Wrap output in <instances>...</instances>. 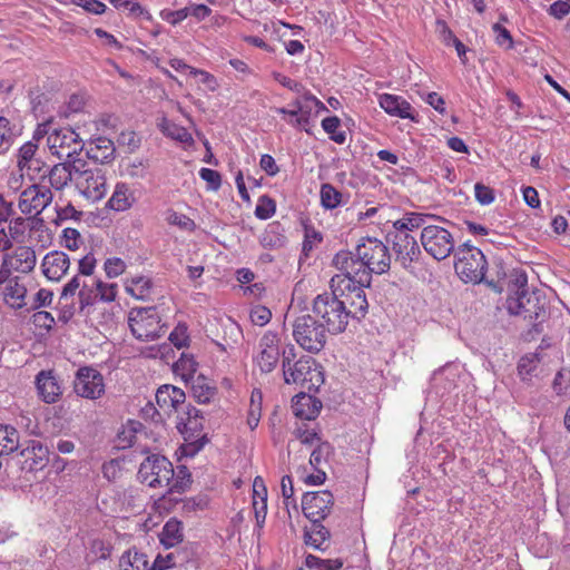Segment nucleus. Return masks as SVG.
I'll return each mask as SVG.
<instances>
[{"label": "nucleus", "mask_w": 570, "mask_h": 570, "mask_svg": "<svg viewBox=\"0 0 570 570\" xmlns=\"http://www.w3.org/2000/svg\"><path fill=\"white\" fill-rule=\"evenodd\" d=\"M333 265L340 272L358 277V284L371 285L372 274L381 275L390 269L391 255L383 242L365 238L356 246L355 253L337 252Z\"/></svg>", "instance_id": "f257e3e1"}, {"label": "nucleus", "mask_w": 570, "mask_h": 570, "mask_svg": "<svg viewBox=\"0 0 570 570\" xmlns=\"http://www.w3.org/2000/svg\"><path fill=\"white\" fill-rule=\"evenodd\" d=\"M138 478L148 487L166 489L167 492H181L189 483V474L185 468H179L175 472L171 462L158 454H153L141 462Z\"/></svg>", "instance_id": "f03ea898"}, {"label": "nucleus", "mask_w": 570, "mask_h": 570, "mask_svg": "<svg viewBox=\"0 0 570 570\" xmlns=\"http://www.w3.org/2000/svg\"><path fill=\"white\" fill-rule=\"evenodd\" d=\"M295 347L288 345L283 351L282 368L284 382L307 391H316L324 383L322 366L311 356L294 361Z\"/></svg>", "instance_id": "7ed1b4c3"}, {"label": "nucleus", "mask_w": 570, "mask_h": 570, "mask_svg": "<svg viewBox=\"0 0 570 570\" xmlns=\"http://www.w3.org/2000/svg\"><path fill=\"white\" fill-rule=\"evenodd\" d=\"M357 279L356 276L341 272L332 277L330 288L346 302L350 318L360 320L365 316L368 308L364 288L370 285H361Z\"/></svg>", "instance_id": "20e7f679"}, {"label": "nucleus", "mask_w": 570, "mask_h": 570, "mask_svg": "<svg viewBox=\"0 0 570 570\" xmlns=\"http://www.w3.org/2000/svg\"><path fill=\"white\" fill-rule=\"evenodd\" d=\"M43 137H47L49 151L59 159L71 158L83 148L82 139L71 128L52 129L50 124H41L35 130L33 139L40 140Z\"/></svg>", "instance_id": "39448f33"}, {"label": "nucleus", "mask_w": 570, "mask_h": 570, "mask_svg": "<svg viewBox=\"0 0 570 570\" xmlns=\"http://www.w3.org/2000/svg\"><path fill=\"white\" fill-rule=\"evenodd\" d=\"M313 312L323 320L327 332L338 334L345 331L350 314L346 313V302L331 289L315 297Z\"/></svg>", "instance_id": "423d86ee"}, {"label": "nucleus", "mask_w": 570, "mask_h": 570, "mask_svg": "<svg viewBox=\"0 0 570 570\" xmlns=\"http://www.w3.org/2000/svg\"><path fill=\"white\" fill-rule=\"evenodd\" d=\"M455 273L465 283H480L485 275L487 261L483 253L475 246L465 243L455 252Z\"/></svg>", "instance_id": "0eeeda50"}, {"label": "nucleus", "mask_w": 570, "mask_h": 570, "mask_svg": "<svg viewBox=\"0 0 570 570\" xmlns=\"http://www.w3.org/2000/svg\"><path fill=\"white\" fill-rule=\"evenodd\" d=\"M73 186L77 193L91 204L104 199L108 191L106 173L99 167L86 164H79Z\"/></svg>", "instance_id": "6e6552de"}, {"label": "nucleus", "mask_w": 570, "mask_h": 570, "mask_svg": "<svg viewBox=\"0 0 570 570\" xmlns=\"http://www.w3.org/2000/svg\"><path fill=\"white\" fill-rule=\"evenodd\" d=\"M326 332L325 325L309 314L298 316L293 324V336L296 343L312 353L320 352L324 347Z\"/></svg>", "instance_id": "1a4fd4ad"}, {"label": "nucleus", "mask_w": 570, "mask_h": 570, "mask_svg": "<svg viewBox=\"0 0 570 570\" xmlns=\"http://www.w3.org/2000/svg\"><path fill=\"white\" fill-rule=\"evenodd\" d=\"M128 325L132 335L140 341H153L164 333V324L156 307L131 308Z\"/></svg>", "instance_id": "9d476101"}, {"label": "nucleus", "mask_w": 570, "mask_h": 570, "mask_svg": "<svg viewBox=\"0 0 570 570\" xmlns=\"http://www.w3.org/2000/svg\"><path fill=\"white\" fill-rule=\"evenodd\" d=\"M292 109L276 108V112L287 116V122L295 128H305L312 117L327 110L326 106L308 91H304L292 102Z\"/></svg>", "instance_id": "9b49d317"}, {"label": "nucleus", "mask_w": 570, "mask_h": 570, "mask_svg": "<svg viewBox=\"0 0 570 570\" xmlns=\"http://www.w3.org/2000/svg\"><path fill=\"white\" fill-rule=\"evenodd\" d=\"M421 244L424 250L436 261L445 259L455 248L452 233L439 225L422 227Z\"/></svg>", "instance_id": "f8f14e48"}, {"label": "nucleus", "mask_w": 570, "mask_h": 570, "mask_svg": "<svg viewBox=\"0 0 570 570\" xmlns=\"http://www.w3.org/2000/svg\"><path fill=\"white\" fill-rule=\"evenodd\" d=\"M53 199L51 189L45 185L31 184L21 190L18 208L21 214L36 217L40 215Z\"/></svg>", "instance_id": "ddd939ff"}, {"label": "nucleus", "mask_w": 570, "mask_h": 570, "mask_svg": "<svg viewBox=\"0 0 570 570\" xmlns=\"http://www.w3.org/2000/svg\"><path fill=\"white\" fill-rule=\"evenodd\" d=\"M73 391L80 397L98 400L106 391L105 379L95 367L82 366L76 372Z\"/></svg>", "instance_id": "4468645a"}, {"label": "nucleus", "mask_w": 570, "mask_h": 570, "mask_svg": "<svg viewBox=\"0 0 570 570\" xmlns=\"http://www.w3.org/2000/svg\"><path fill=\"white\" fill-rule=\"evenodd\" d=\"M27 286L20 276L0 271V294L6 305L13 309L27 306Z\"/></svg>", "instance_id": "2eb2a0df"}, {"label": "nucleus", "mask_w": 570, "mask_h": 570, "mask_svg": "<svg viewBox=\"0 0 570 570\" xmlns=\"http://www.w3.org/2000/svg\"><path fill=\"white\" fill-rule=\"evenodd\" d=\"M36 265V250L31 246L20 245L3 256L0 271L10 274H29Z\"/></svg>", "instance_id": "dca6fc26"}, {"label": "nucleus", "mask_w": 570, "mask_h": 570, "mask_svg": "<svg viewBox=\"0 0 570 570\" xmlns=\"http://www.w3.org/2000/svg\"><path fill=\"white\" fill-rule=\"evenodd\" d=\"M333 501L328 491L307 492L302 499L303 513L312 523L321 522L330 514Z\"/></svg>", "instance_id": "f3484780"}, {"label": "nucleus", "mask_w": 570, "mask_h": 570, "mask_svg": "<svg viewBox=\"0 0 570 570\" xmlns=\"http://www.w3.org/2000/svg\"><path fill=\"white\" fill-rule=\"evenodd\" d=\"M281 338L276 333L266 332L259 340L255 364L263 373L272 372L279 361Z\"/></svg>", "instance_id": "a211bd4d"}, {"label": "nucleus", "mask_w": 570, "mask_h": 570, "mask_svg": "<svg viewBox=\"0 0 570 570\" xmlns=\"http://www.w3.org/2000/svg\"><path fill=\"white\" fill-rule=\"evenodd\" d=\"M156 404L159 416H170L184 405L185 392L174 385H163L156 392Z\"/></svg>", "instance_id": "6ab92c4d"}, {"label": "nucleus", "mask_w": 570, "mask_h": 570, "mask_svg": "<svg viewBox=\"0 0 570 570\" xmlns=\"http://www.w3.org/2000/svg\"><path fill=\"white\" fill-rule=\"evenodd\" d=\"M41 272L50 282H59L70 268L69 256L61 250L47 253L41 261Z\"/></svg>", "instance_id": "aec40b11"}, {"label": "nucleus", "mask_w": 570, "mask_h": 570, "mask_svg": "<svg viewBox=\"0 0 570 570\" xmlns=\"http://www.w3.org/2000/svg\"><path fill=\"white\" fill-rule=\"evenodd\" d=\"M393 249L396 255V261L404 268H410L412 263L417 261L421 254L416 239L407 233H397L394 236Z\"/></svg>", "instance_id": "412c9836"}, {"label": "nucleus", "mask_w": 570, "mask_h": 570, "mask_svg": "<svg viewBox=\"0 0 570 570\" xmlns=\"http://www.w3.org/2000/svg\"><path fill=\"white\" fill-rule=\"evenodd\" d=\"M136 203L135 193L126 181L116 183L111 196L106 203V208L122 213L129 210Z\"/></svg>", "instance_id": "4be33fe9"}, {"label": "nucleus", "mask_w": 570, "mask_h": 570, "mask_svg": "<svg viewBox=\"0 0 570 570\" xmlns=\"http://www.w3.org/2000/svg\"><path fill=\"white\" fill-rule=\"evenodd\" d=\"M79 163H60L52 166L48 173L50 186L56 190H62L69 183L75 185Z\"/></svg>", "instance_id": "5701e85b"}, {"label": "nucleus", "mask_w": 570, "mask_h": 570, "mask_svg": "<svg viewBox=\"0 0 570 570\" xmlns=\"http://www.w3.org/2000/svg\"><path fill=\"white\" fill-rule=\"evenodd\" d=\"M380 107L390 116L414 119L412 106L401 96L383 94L379 97Z\"/></svg>", "instance_id": "b1692460"}, {"label": "nucleus", "mask_w": 570, "mask_h": 570, "mask_svg": "<svg viewBox=\"0 0 570 570\" xmlns=\"http://www.w3.org/2000/svg\"><path fill=\"white\" fill-rule=\"evenodd\" d=\"M78 293L80 301V308L85 309L87 306L94 304L90 285H88L80 275L73 276L62 288L61 299H66Z\"/></svg>", "instance_id": "393cba45"}, {"label": "nucleus", "mask_w": 570, "mask_h": 570, "mask_svg": "<svg viewBox=\"0 0 570 570\" xmlns=\"http://www.w3.org/2000/svg\"><path fill=\"white\" fill-rule=\"evenodd\" d=\"M321 407V402L306 393H299L293 399V413L296 417L302 420L311 421L315 419L318 415Z\"/></svg>", "instance_id": "a878e982"}, {"label": "nucleus", "mask_w": 570, "mask_h": 570, "mask_svg": "<svg viewBox=\"0 0 570 570\" xmlns=\"http://www.w3.org/2000/svg\"><path fill=\"white\" fill-rule=\"evenodd\" d=\"M24 462L29 470H40L49 461V451L40 441H31L27 448L21 451Z\"/></svg>", "instance_id": "bb28decb"}, {"label": "nucleus", "mask_w": 570, "mask_h": 570, "mask_svg": "<svg viewBox=\"0 0 570 570\" xmlns=\"http://www.w3.org/2000/svg\"><path fill=\"white\" fill-rule=\"evenodd\" d=\"M36 383L38 393L46 403H53L61 395V387L51 372H40Z\"/></svg>", "instance_id": "cd10ccee"}, {"label": "nucleus", "mask_w": 570, "mask_h": 570, "mask_svg": "<svg viewBox=\"0 0 570 570\" xmlns=\"http://www.w3.org/2000/svg\"><path fill=\"white\" fill-rule=\"evenodd\" d=\"M115 142L104 136L94 138L89 142L88 155L97 161L105 163L115 157Z\"/></svg>", "instance_id": "c85d7f7f"}, {"label": "nucleus", "mask_w": 570, "mask_h": 570, "mask_svg": "<svg viewBox=\"0 0 570 570\" xmlns=\"http://www.w3.org/2000/svg\"><path fill=\"white\" fill-rule=\"evenodd\" d=\"M158 127L165 136L173 140H176L185 146H191L194 144L193 136L185 127L179 126L167 118H163L159 121Z\"/></svg>", "instance_id": "c756f323"}, {"label": "nucleus", "mask_w": 570, "mask_h": 570, "mask_svg": "<svg viewBox=\"0 0 570 570\" xmlns=\"http://www.w3.org/2000/svg\"><path fill=\"white\" fill-rule=\"evenodd\" d=\"M160 543L166 548H174L183 541L181 522L175 518L169 519L159 534Z\"/></svg>", "instance_id": "7c9ffc66"}, {"label": "nucleus", "mask_w": 570, "mask_h": 570, "mask_svg": "<svg viewBox=\"0 0 570 570\" xmlns=\"http://www.w3.org/2000/svg\"><path fill=\"white\" fill-rule=\"evenodd\" d=\"M122 570H149L150 564L145 553L132 548L127 550L119 560Z\"/></svg>", "instance_id": "2f4dec72"}, {"label": "nucleus", "mask_w": 570, "mask_h": 570, "mask_svg": "<svg viewBox=\"0 0 570 570\" xmlns=\"http://www.w3.org/2000/svg\"><path fill=\"white\" fill-rule=\"evenodd\" d=\"M125 289L137 299H147L151 294V281L146 276H135L126 281Z\"/></svg>", "instance_id": "473e14b6"}, {"label": "nucleus", "mask_w": 570, "mask_h": 570, "mask_svg": "<svg viewBox=\"0 0 570 570\" xmlns=\"http://www.w3.org/2000/svg\"><path fill=\"white\" fill-rule=\"evenodd\" d=\"M19 448V433L11 425L0 424V455L10 454Z\"/></svg>", "instance_id": "72a5a7b5"}, {"label": "nucleus", "mask_w": 570, "mask_h": 570, "mask_svg": "<svg viewBox=\"0 0 570 570\" xmlns=\"http://www.w3.org/2000/svg\"><path fill=\"white\" fill-rule=\"evenodd\" d=\"M191 391L196 401L203 404L209 403L216 394V389L212 386L203 376H198L194 381Z\"/></svg>", "instance_id": "f704fd0d"}, {"label": "nucleus", "mask_w": 570, "mask_h": 570, "mask_svg": "<svg viewBox=\"0 0 570 570\" xmlns=\"http://www.w3.org/2000/svg\"><path fill=\"white\" fill-rule=\"evenodd\" d=\"M426 215L420 213L405 214L401 219L394 222L393 226L399 233H406L424 225Z\"/></svg>", "instance_id": "c9c22d12"}, {"label": "nucleus", "mask_w": 570, "mask_h": 570, "mask_svg": "<svg viewBox=\"0 0 570 570\" xmlns=\"http://www.w3.org/2000/svg\"><path fill=\"white\" fill-rule=\"evenodd\" d=\"M341 120L336 116L326 117L322 120V128L336 144H344L346 140L345 131L340 130Z\"/></svg>", "instance_id": "e433bc0d"}, {"label": "nucleus", "mask_w": 570, "mask_h": 570, "mask_svg": "<svg viewBox=\"0 0 570 570\" xmlns=\"http://www.w3.org/2000/svg\"><path fill=\"white\" fill-rule=\"evenodd\" d=\"M320 194L321 204L326 209H334L342 202V194L331 184H323Z\"/></svg>", "instance_id": "4c0bfd02"}, {"label": "nucleus", "mask_w": 570, "mask_h": 570, "mask_svg": "<svg viewBox=\"0 0 570 570\" xmlns=\"http://www.w3.org/2000/svg\"><path fill=\"white\" fill-rule=\"evenodd\" d=\"M197 371V362L193 355L183 353L179 360L175 363V372L178 373L185 381L193 379Z\"/></svg>", "instance_id": "58836bf2"}, {"label": "nucleus", "mask_w": 570, "mask_h": 570, "mask_svg": "<svg viewBox=\"0 0 570 570\" xmlns=\"http://www.w3.org/2000/svg\"><path fill=\"white\" fill-rule=\"evenodd\" d=\"M19 134L16 126L11 127L7 118L0 117V151L7 150Z\"/></svg>", "instance_id": "ea45409f"}, {"label": "nucleus", "mask_w": 570, "mask_h": 570, "mask_svg": "<svg viewBox=\"0 0 570 570\" xmlns=\"http://www.w3.org/2000/svg\"><path fill=\"white\" fill-rule=\"evenodd\" d=\"M281 492L283 497V504L291 515V509L297 511L296 500L294 498L293 480L289 475H284L281 480Z\"/></svg>", "instance_id": "a19ab883"}, {"label": "nucleus", "mask_w": 570, "mask_h": 570, "mask_svg": "<svg viewBox=\"0 0 570 570\" xmlns=\"http://www.w3.org/2000/svg\"><path fill=\"white\" fill-rule=\"evenodd\" d=\"M305 566L311 570H340L343 562L338 559H321L316 556L308 554L305 559Z\"/></svg>", "instance_id": "79ce46f5"}, {"label": "nucleus", "mask_w": 570, "mask_h": 570, "mask_svg": "<svg viewBox=\"0 0 570 570\" xmlns=\"http://www.w3.org/2000/svg\"><path fill=\"white\" fill-rule=\"evenodd\" d=\"M149 163L147 159L135 158L126 164L125 175L132 179H144L148 174Z\"/></svg>", "instance_id": "37998d69"}, {"label": "nucleus", "mask_w": 570, "mask_h": 570, "mask_svg": "<svg viewBox=\"0 0 570 570\" xmlns=\"http://www.w3.org/2000/svg\"><path fill=\"white\" fill-rule=\"evenodd\" d=\"M328 535L330 532L324 525L320 522L313 523L312 530L306 533L305 542L315 549H320Z\"/></svg>", "instance_id": "c03bdc74"}, {"label": "nucleus", "mask_w": 570, "mask_h": 570, "mask_svg": "<svg viewBox=\"0 0 570 570\" xmlns=\"http://www.w3.org/2000/svg\"><path fill=\"white\" fill-rule=\"evenodd\" d=\"M90 287H95L97 291L96 296L99 297L101 302L110 303L116 299L117 296V285L114 283H104L100 279H94Z\"/></svg>", "instance_id": "a18cd8bd"}, {"label": "nucleus", "mask_w": 570, "mask_h": 570, "mask_svg": "<svg viewBox=\"0 0 570 570\" xmlns=\"http://www.w3.org/2000/svg\"><path fill=\"white\" fill-rule=\"evenodd\" d=\"M458 372H459L458 365L448 364L444 367H442L433 373L432 382L434 385H439L444 379L449 382L448 384L444 385V389L448 390L452 385H454Z\"/></svg>", "instance_id": "49530a36"}, {"label": "nucleus", "mask_w": 570, "mask_h": 570, "mask_svg": "<svg viewBox=\"0 0 570 570\" xmlns=\"http://www.w3.org/2000/svg\"><path fill=\"white\" fill-rule=\"evenodd\" d=\"M36 141L37 140L32 138V140L27 141L19 148L17 155L18 168L23 169V166H26L29 160L38 156V145Z\"/></svg>", "instance_id": "de8ad7c7"}, {"label": "nucleus", "mask_w": 570, "mask_h": 570, "mask_svg": "<svg viewBox=\"0 0 570 570\" xmlns=\"http://www.w3.org/2000/svg\"><path fill=\"white\" fill-rule=\"evenodd\" d=\"M166 220L169 225L178 226L183 230L191 232L195 229V222L185 214L169 210L166 216Z\"/></svg>", "instance_id": "09e8293b"}, {"label": "nucleus", "mask_w": 570, "mask_h": 570, "mask_svg": "<svg viewBox=\"0 0 570 570\" xmlns=\"http://www.w3.org/2000/svg\"><path fill=\"white\" fill-rule=\"evenodd\" d=\"M187 419L185 420L183 416L177 422V428L180 432L184 431H196L199 426V411L196 407H188L185 413Z\"/></svg>", "instance_id": "8fccbe9b"}, {"label": "nucleus", "mask_w": 570, "mask_h": 570, "mask_svg": "<svg viewBox=\"0 0 570 570\" xmlns=\"http://www.w3.org/2000/svg\"><path fill=\"white\" fill-rule=\"evenodd\" d=\"M538 358L535 355H524L518 364L519 375L523 381L530 380L538 366Z\"/></svg>", "instance_id": "3c124183"}, {"label": "nucleus", "mask_w": 570, "mask_h": 570, "mask_svg": "<svg viewBox=\"0 0 570 570\" xmlns=\"http://www.w3.org/2000/svg\"><path fill=\"white\" fill-rule=\"evenodd\" d=\"M117 144L120 148H125L127 153H132L139 147L140 139L135 131L122 130L117 138Z\"/></svg>", "instance_id": "603ef678"}, {"label": "nucleus", "mask_w": 570, "mask_h": 570, "mask_svg": "<svg viewBox=\"0 0 570 570\" xmlns=\"http://www.w3.org/2000/svg\"><path fill=\"white\" fill-rule=\"evenodd\" d=\"M275 202L272 198L267 196L259 197L255 208V215L257 218L268 219L275 214Z\"/></svg>", "instance_id": "864d4df0"}, {"label": "nucleus", "mask_w": 570, "mask_h": 570, "mask_svg": "<svg viewBox=\"0 0 570 570\" xmlns=\"http://www.w3.org/2000/svg\"><path fill=\"white\" fill-rule=\"evenodd\" d=\"M104 271L109 278L120 276L126 271V263L119 257H110L105 261Z\"/></svg>", "instance_id": "5fc2aeb1"}, {"label": "nucleus", "mask_w": 570, "mask_h": 570, "mask_svg": "<svg viewBox=\"0 0 570 570\" xmlns=\"http://www.w3.org/2000/svg\"><path fill=\"white\" fill-rule=\"evenodd\" d=\"M169 340L177 348L186 347L189 342L187 326L185 324H178L170 333Z\"/></svg>", "instance_id": "6e6d98bb"}, {"label": "nucleus", "mask_w": 570, "mask_h": 570, "mask_svg": "<svg viewBox=\"0 0 570 570\" xmlns=\"http://www.w3.org/2000/svg\"><path fill=\"white\" fill-rule=\"evenodd\" d=\"M249 317L253 324L264 326L271 321L272 312L265 306L255 305L250 309Z\"/></svg>", "instance_id": "4d7b16f0"}, {"label": "nucleus", "mask_w": 570, "mask_h": 570, "mask_svg": "<svg viewBox=\"0 0 570 570\" xmlns=\"http://www.w3.org/2000/svg\"><path fill=\"white\" fill-rule=\"evenodd\" d=\"M70 2L75 6L81 7L89 13L92 14H102L107 10V6L99 0H70Z\"/></svg>", "instance_id": "13d9d810"}, {"label": "nucleus", "mask_w": 570, "mask_h": 570, "mask_svg": "<svg viewBox=\"0 0 570 570\" xmlns=\"http://www.w3.org/2000/svg\"><path fill=\"white\" fill-rule=\"evenodd\" d=\"M492 29L498 46L504 49H511L513 47V40L508 29L502 27L500 23H494Z\"/></svg>", "instance_id": "bf43d9fd"}, {"label": "nucleus", "mask_w": 570, "mask_h": 570, "mask_svg": "<svg viewBox=\"0 0 570 570\" xmlns=\"http://www.w3.org/2000/svg\"><path fill=\"white\" fill-rule=\"evenodd\" d=\"M296 438L301 443L306 445H314L320 442V438L314 429H309L306 424H302L295 431Z\"/></svg>", "instance_id": "052dcab7"}, {"label": "nucleus", "mask_w": 570, "mask_h": 570, "mask_svg": "<svg viewBox=\"0 0 570 570\" xmlns=\"http://www.w3.org/2000/svg\"><path fill=\"white\" fill-rule=\"evenodd\" d=\"M199 177L207 183L208 188L212 190H218L222 185L220 175L214 169L202 168L199 170Z\"/></svg>", "instance_id": "680f3d73"}, {"label": "nucleus", "mask_w": 570, "mask_h": 570, "mask_svg": "<svg viewBox=\"0 0 570 570\" xmlns=\"http://www.w3.org/2000/svg\"><path fill=\"white\" fill-rule=\"evenodd\" d=\"M56 213H57L58 220H69V219L80 220L81 216H82V213L80 210L76 209V207L70 203H68L67 205L61 206V207L57 206Z\"/></svg>", "instance_id": "e2e57ef3"}, {"label": "nucleus", "mask_w": 570, "mask_h": 570, "mask_svg": "<svg viewBox=\"0 0 570 570\" xmlns=\"http://www.w3.org/2000/svg\"><path fill=\"white\" fill-rule=\"evenodd\" d=\"M527 295H523L519 292L515 293V296H510L507 299V308L511 315H520L523 312H527L524 305V298Z\"/></svg>", "instance_id": "0e129e2a"}, {"label": "nucleus", "mask_w": 570, "mask_h": 570, "mask_svg": "<svg viewBox=\"0 0 570 570\" xmlns=\"http://www.w3.org/2000/svg\"><path fill=\"white\" fill-rule=\"evenodd\" d=\"M32 323L36 327L49 331L55 325V318L51 313L40 311L32 315Z\"/></svg>", "instance_id": "69168bd1"}, {"label": "nucleus", "mask_w": 570, "mask_h": 570, "mask_svg": "<svg viewBox=\"0 0 570 570\" xmlns=\"http://www.w3.org/2000/svg\"><path fill=\"white\" fill-rule=\"evenodd\" d=\"M160 17L163 20L167 21L168 23L176 26L184 21L188 17V10L187 7L181 8L179 10H163L160 12Z\"/></svg>", "instance_id": "338daca9"}, {"label": "nucleus", "mask_w": 570, "mask_h": 570, "mask_svg": "<svg viewBox=\"0 0 570 570\" xmlns=\"http://www.w3.org/2000/svg\"><path fill=\"white\" fill-rule=\"evenodd\" d=\"M96 264L97 261L95 255L92 253L87 254L81 259H79L78 275H80L81 277L91 276L95 272Z\"/></svg>", "instance_id": "774afa93"}]
</instances>
